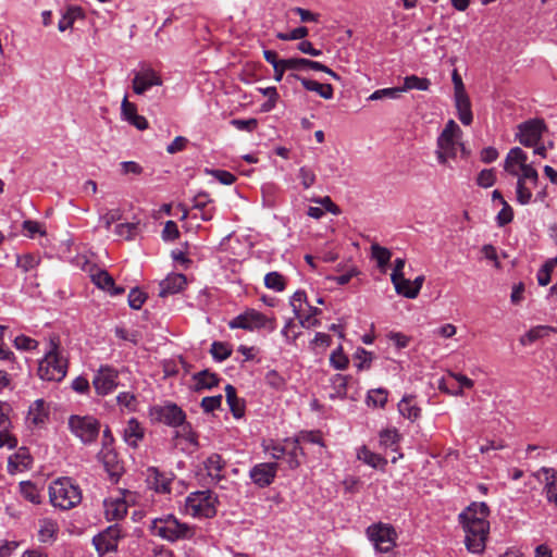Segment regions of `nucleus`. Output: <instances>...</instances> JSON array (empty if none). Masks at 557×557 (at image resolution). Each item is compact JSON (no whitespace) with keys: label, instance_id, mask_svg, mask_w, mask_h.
<instances>
[{"label":"nucleus","instance_id":"1","mask_svg":"<svg viewBox=\"0 0 557 557\" xmlns=\"http://www.w3.org/2000/svg\"><path fill=\"white\" fill-rule=\"evenodd\" d=\"M488 515L490 509L485 503H473L459 515L465 545L472 554H481L485 549L490 532Z\"/></svg>","mask_w":557,"mask_h":557},{"label":"nucleus","instance_id":"2","mask_svg":"<svg viewBox=\"0 0 557 557\" xmlns=\"http://www.w3.org/2000/svg\"><path fill=\"white\" fill-rule=\"evenodd\" d=\"M150 531L166 542L193 540L196 534V527L181 521L173 513L162 515L151 520Z\"/></svg>","mask_w":557,"mask_h":557},{"label":"nucleus","instance_id":"3","mask_svg":"<svg viewBox=\"0 0 557 557\" xmlns=\"http://www.w3.org/2000/svg\"><path fill=\"white\" fill-rule=\"evenodd\" d=\"M461 137L462 131L459 125L454 120H449L436 140L435 154L440 164L446 165L449 159H455L458 149L462 154H468Z\"/></svg>","mask_w":557,"mask_h":557},{"label":"nucleus","instance_id":"4","mask_svg":"<svg viewBox=\"0 0 557 557\" xmlns=\"http://www.w3.org/2000/svg\"><path fill=\"white\" fill-rule=\"evenodd\" d=\"M49 498L53 507L69 510L82 502V491L72 479L59 478L49 485Z\"/></svg>","mask_w":557,"mask_h":557},{"label":"nucleus","instance_id":"5","mask_svg":"<svg viewBox=\"0 0 557 557\" xmlns=\"http://www.w3.org/2000/svg\"><path fill=\"white\" fill-rule=\"evenodd\" d=\"M67 372V360L60 354L59 344L51 339L49 350L39 361L38 375L44 381L61 382Z\"/></svg>","mask_w":557,"mask_h":557},{"label":"nucleus","instance_id":"6","mask_svg":"<svg viewBox=\"0 0 557 557\" xmlns=\"http://www.w3.org/2000/svg\"><path fill=\"white\" fill-rule=\"evenodd\" d=\"M218 497L213 492L197 491L190 493L184 503V513L193 518H212L216 515Z\"/></svg>","mask_w":557,"mask_h":557},{"label":"nucleus","instance_id":"7","mask_svg":"<svg viewBox=\"0 0 557 557\" xmlns=\"http://www.w3.org/2000/svg\"><path fill=\"white\" fill-rule=\"evenodd\" d=\"M67 425L71 433L85 445L96 442L101 428L99 420L89 414H72L69 418Z\"/></svg>","mask_w":557,"mask_h":557},{"label":"nucleus","instance_id":"8","mask_svg":"<svg viewBox=\"0 0 557 557\" xmlns=\"http://www.w3.org/2000/svg\"><path fill=\"white\" fill-rule=\"evenodd\" d=\"M228 327L232 330L242 329L249 332L265 329L272 332L275 330L276 323L274 318H269L256 309H247L233 318L228 322Z\"/></svg>","mask_w":557,"mask_h":557},{"label":"nucleus","instance_id":"9","mask_svg":"<svg viewBox=\"0 0 557 557\" xmlns=\"http://www.w3.org/2000/svg\"><path fill=\"white\" fill-rule=\"evenodd\" d=\"M367 535L377 552L388 553L396 545V532L388 524H372L367 529Z\"/></svg>","mask_w":557,"mask_h":557},{"label":"nucleus","instance_id":"10","mask_svg":"<svg viewBox=\"0 0 557 557\" xmlns=\"http://www.w3.org/2000/svg\"><path fill=\"white\" fill-rule=\"evenodd\" d=\"M174 479L175 474L173 472H164L152 466L148 467L145 472L147 487L159 495L172 494Z\"/></svg>","mask_w":557,"mask_h":557},{"label":"nucleus","instance_id":"11","mask_svg":"<svg viewBox=\"0 0 557 557\" xmlns=\"http://www.w3.org/2000/svg\"><path fill=\"white\" fill-rule=\"evenodd\" d=\"M152 421L161 422L170 426H178L185 421L184 411L175 404L157 405L149 409Z\"/></svg>","mask_w":557,"mask_h":557},{"label":"nucleus","instance_id":"12","mask_svg":"<svg viewBox=\"0 0 557 557\" xmlns=\"http://www.w3.org/2000/svg\"><path fill=\"white\" fill-rule=\"evenodd\" d=\"M545 131L546 126L543 120H529L518 125L516 138L524 147L536 146Z\"/></svg>","mask_w":557,"mask_h":557},{"label":"nucleus","instance_id":"13","mask_svg":"<svg viewBox=\"0 0 557 557\" xmlns=\"http://www.w3.org/2000/svg\"><path fill=\"white\" fill-rule=\"evenodd\" d=\"M119 385V372L111 366H101L94 375L92 386L100 396L112 393Z\"/></svg>","mask_w":557,"mask_h":557},{"label":"nucleus","instance_id":"14","mask_svg":"<svg viewBox=\"0 0 557 557\" xmlns=\"http://www.w3.org/2000/svg\"><path fill=\"white\" fill-rule=\"evenodd\" d=\"M277 470L278 465L276 462H260L249 470V478L255 485L264 488L274 482Z\"/></svg>","mask_w":557,"mask_h":557},{"label":"nucleus","instance_id":"15","mask_svg":"<svg viewBox=\"0 0 557 557\" xmlns=\"http://www.w3.org/2000/svg\"><path fill=\"white\" fill-rule=\"evenodd\" d=\"M162 83L161 76L153 69L145 67L135 73L132 88L136 95H144L153 86H161Z\"/></svg>","mask_w":557,"mask_h":557},{"label":"nucleus","instance_id":"16","mask_svg":"<svg viewBox=\"0 0 557 557\" xmlns=\"http://www.w3.org/2000/svg\"><path fill=\"white\" fill-rule=\"evenodd\" d=\"M121 530L117 525H110L103 532L92 539V543L100 555L114 552L121 539Z\"/></svg>","mask_w":557,"mask_h":557},{"label":"nucleus","instance_id":"17","mask_svg":"<svg viewBox=\"0 0 557 557\" xmlns=\"http://www.w3.org/2000/svg\"><path fill=\"white\" fill-rule=\"evenodd\" d=\"M98 460L114 480H117L124 471L123 462L120 460L114 448L101 447L98 453Z\"/></svg>","mask_w":557,"mask_h":557},{"label":"nucleus","instance_id":"18","mask_svg":"<svg viewBox=\"0 0 557 557\" xmlns=\"http://www.w3.org/2000/svg\"><path fill=\"white\" fill-rule=\"evenodd\" d=\"M49 419V406L45 399H36L28 408L26 424L28 428H41Z\"/></svg>","mask_w":557,"mask_h":557},{"label":"nucleus","instance_id":"19","mask_svg":"<svg viewBox=\"0 0 557 557\" xmlns=\"http://www.w3.org/2000/svg\"><path fill=\"white\" fill-rule=\"evenodd\" d=\"M121 119L138 131H145L149 127V123L144 115L138 114L135 103L129 102L125 96L121 103Z\"/></svg>","mask_w":557,"mask_h":557},{"label":"nucleus","instance_id":"20","mask_svg":"<svg viewBox=\"0 0 557 557\" xmlns=\"http://www.w3.org/2000/svg\"><path fill=\"white\" fill-rule=\"evenodd\" d=\"M528 154L520 148H511L504 161V170L510 175H518L519 170L528 164Z\"/></svg>","mask_w":557,"mask_h":557},{"label":"nucleus","instance_id":"21","mask_svg":"<svg viewBox=\"0 0 557 557\" xmlns=\"http://www.w3.org/2000/svg\"><path fill=\"white\" fill-rule=\"evenodd\" d=\"M186 276L181 273H171L159 283V296L166 297L180 293L186 285Z\"/></svg>","mask_w":557,"mask_h":557},{"label":"nucleus","instance_id":"22","mask_svg":"<svg viewBox=\"0 0 557 557\" xmlns=\"http://www.w3.org/2000/svg\"><path fill=\"white\" fill-rule=\"evenodd\" d=\"M225 460L219 454H211L203 461V468L212 482L218 483L224 479Z\"/></svg>","mask_w":557,"mask_h":557},{"label":"nucleus","instance_id":"23","mask_svg":"<svg viewBox=\"0 0 557 557\" xmlns=\"http://www.w3.org/2000/svg\"><path fill=\"white\" fill-rule=\"evenodd\" d=\"M59 523L52 518L38 520V541L44 544L53 543L59 534Z\"/></svg>","mask_w":557,"mask_h":557},{"label":"nucleus","instance_id":"24","mask_svg":"<svg viewBox=\"0 0 557 557\" xmlns=\"http://www.w3.org/2000/svg\"><path fill=\"white\" fill-rule=\"evenodd\" d=\"M144 436L145 429L143 428V425L139 423L137 419L131 418L127 421L126 426L124 428L123 431L124 442L128 446L136 448L138 444L143 441Z\"/></svg>","mask_w":557,"mask_h":557},{"label":"nucleus","instance_id":"25","mask_svg":"<svg viewBox=\"0 0 557 557\" xmlns=\"http://www.w3.org/2000/svg\"><path fill=\"white\" fill-rule=\"evenodd\" d=\"M104 513L108 520H121L127 513V503L121 497H110L104 500Z\"/></svg>","mask_w":557,"mask_h":557},{"label":"nucleus","instance_id":"26","mask_svg":"<svg viewBox=\"0 0 557 557\" xmlns=\"http://www.w3.org/2000/svg\"><path fill=\"white\" fill-rule=\"evenodd\" d=\"M398 412L404 418L414 422L421 417V408L416 403L413 395H405L397 405Z\"/></svg>","mask_w":557,"mask_h":557},{"label":"nucleus","instance_id":"27","mask_svg":"<svg viewBox=\"0 0 557 557\" xmlns=\"http://www.w3.org/2000/svg\"><path fill=\"white\" fill-rule=\"evenodd\" d=\"M290 77H294L298 81H300L301 85L305 89L309 91L317 92L320 97L323 99H332L334 96V89L331 84H321L317 81H312L306 77H301L299 75L293 74Z\"/></svg>","mask_w":557,"mask_h":557},{"label":"nucleus","instance_id":"28","mask_svg":"<svg viewBox=\"0 0 557 557\" xmlns=\"http://www.w3.org/2000/svg\"><path fill=\"white\" fill-rule=\"evenodd\" d=\"M455 107L460 122L463 125H470L473 121V114L471 111V101L467 92L455 95Z\"/></svg>","mask_w":557,"mask_h":557},{"label":"nucleus","instance_id":"29","mask_svg":"<svg viewBox=\"0 0 557 557\" xmlns=\"http://www.w3.org/2000/svg\"><path fill=\"white\" fill-rule=\"evenodd\" d=\"M193 381L195 382V391L200 392L218 386L220 377L209 370H202L193 375Z\"/></svg>","mask_w":557,"mask_h":557},{"label":"nucleus","instance_id":"30","mask_svg":"<svg viewBox=\"0 0 557 557\" xmlns=\"http://www.w3.org/2000/svg\"><path fill=\"white\" fill-rule=\"evenodd\" d=\"M91 280L99 288L109 292L111 295L124 293L123 287H116L112 276L107 271H98L91 275Z\"/></svg>","mask_w":557,"mask_h":557},{"label":"nucleus","instance_id":"31","mask_svg":"<svg viewBox=\"0 0 557 557\" xmlns=\"http://www.w3.org/2000/svg\"><path fill=\"white\" fill-rule=\"evenodd\" d=\"M357 458L374 469H383L387 463L384 457L371 451L367 446H361L357 450Z\"/></svg>","mask_w":557,"mask_h":557},{"label":"nucleus","instance_id":"32","mask_svg":"<svg viewBox=\"0 0 557 557\" xmlns=\"http://www.w3.org/2000/svg\"><path fill=\"white\" fill-rule=\"evenodd\" d=\"M380 437V446L383 448H389L393 451L398 449V444L401 440V435L399 434L396 428L384 429L379 434Z\"/></svg>","mask_w":557,"mask_h":557},{"label":"nucleus","instance_id":"33","mask_svg":"<svg viewBox=\"0 0 557 557\" xmlns=\"http://www.w3.org/2000/svg\"><path fill=\"white\" fill-rule=\"evenodd\" d=\"M225 397L233 416L240 418L244 414L245 406L244 401L237 397L236 388L233 385L227 384L225 386Z\"/></svg>","mask_w":557,"mask_h":557},{"label":"nucleus","instance_id":"34","mask_svg":"<svg viewBox=\"0 0 557 557\" xmlns=\"http://www.w3.org/2000/svg\"><path fill=\"white\" fill-rule=\"evenodd\" d=\"M84 13L83 10L79 7H71L69 8L60 18L58 23V28L60 32H65L66 29L71 28L74 24V22L77 18H83Z\"/></svg>","mask_w":557,"mask_h":557},{"label":"nucleus","instance_id":"35","mask_svg":"<svg viewBox=\"0 0 557 557\" xmlns=\"http://www.w3.org/2000/svg\"><path fill=\"white\" fill-rule=\"evenodd\" d=\"M431 86V82L428 78L419 77L417 75L406 76L404 79V86L399 87L401 92L417 89V90H428Z\"/></svg>","mask_w":557,"mask_h":557},{"label":"nucleus","instance_id":"36","mask_svg":"<svg viewBox=\"0 0 557 557\" xmlns=\"http://www.w3.org/2000/svg\"><path fill=\"white\" fill-rule=\"evenodd\" d=\"M285 442L290 445L289 451L286 453V462L290 469H296L300 466V460L298 457L299 455H304L302 447L295 438L286 440Z\"/></svg>","mask_w":557,"mask_h":557},{"label":"nucleus","instance_id":"37","mask_svg":"<svg viewBox=\"0 0 557 557\" xmlns=\"http://www.w3.org/2000/svg\"><path fill=\"white\" fill-rule=\"evenodd\" d=\"M20 492L22 496L30 502L32 504L38 505L41 503V496L39 493V490L35 484H33L29 481L21 482L20 483Z\"/></svg>","mask_w":557,"mask_h":557},{"label":"nucleus","instance_id":"38","mask_svg":"<svg viewBox=\"0 0 557 557\" xmlns=\"http://www.w3.org/2000/svg\"><path fill=\"white\" fill-rule=\"evenodd\" d=\"M372 258L376 261L377 267L384 272L386 265L388 264L392 252L385 248L380 246L379 244H373L371 246Z\"/></svg>","mask_w":557,"mask_h":557},{"label":"nucleus","instance_id":"39","mask_svg":"<svg viewBox=\"0 0 557 557\" xmlns=\"http://www.w3.org/2000/svg\"><path fill=\"white\" fill-rule=\"evenodd\" d=\"M264 285L274 292H283L286 288V278L278 272H269L264 276Z\"/></svg>","mask_w":557,"mask_h":557},{"label":"nucleus","instance_id":"40","mask_svg":"<svg viewBox=\"0 0 557 557\" xmlns=\"http://www.w3.org/2000/svg\"><path fill=\"white\" fill-rule=\"evenodd\" d=\"M39 262L40 258L33 253H25L16 257V267L24 273L35 270Z\"/></svg>","mask_w":557,"mask_h":557},{"label":"nucleus","instance_id":"41","mask_svg":"<svg viewBox=\"0 0 557 557\" xmlns=\"http://www.w3.org/2000/svg\"><path fill=\"white\" fill-rule=\"evenodd\" d=\"M137 230L138 223H119L114 228V234L121 239L132 240L135 237Z\"/></svg>","mask_w":557,"mask_h":557},{"label":"nucleus","instance_id":"42","mask_svg":"<svg viewBox=\"0 0 557 557\" xmlns=\"http://www.w3.org/2000/svg\"><path fill=\"white\" fill-rule=\"evenodd\" d=\"M210 352L215 361L221 362L231 356L232 347L227 343L213 342L210 348Z\"/></svg>","mask_w":557,"mask_h":557},{"label":"nucleus","instance_id":"43","mask_svg":"<svg viewBox=\"0 0 557 557\" xmlns=\"http://www.w3.org/2000/svg\"><path fill=\"white\" fill-rule=\"evenodd\" d=\"M122 219V210L120 208L106 210V212L101 213L99 216V223L102 227L109 231L112 224L121 221Z\"/></svg>","mask_w":557,"mask_h":557},{"label":"nucleus","instance_id":"44","mask_svg":"<svg viewBox=\"0 0 557 557\" xmlns=\"http://www.w3.org/2000/svg\"><path fill=\"white\" fill-rule=\"evenodd\" d=\"M387 403V391L384 388H375L368 392L367 404L373 407L383 408Z\"/></svg>","mask_w":557,"mask_h":557},{"label":"nucleus","instance_id":"45","mask_svg":"<svg viewBox=\"0 0 557 557\" xmlns=\"http://www.w3.org/2000/svg\"><path fill=\"white\" fill-rule=\"evenodd\" d=\"M401 95V90L399 87H389V88H382L373 91L369 97L368 100L370 101H376V100H383V99H397Z\"/></svg>","mask_w":557,"mask_h":557},{"label":"nucleus","instance_id":"46","mask_svg":"<svg viewBox=\"0 0 557 557\" xmlns=\"http://www.w3.org/2000/svg\"><path fill=\"white\" fill-rule=\"evenodd\" d=\"M307 304V295L304 290H297L290 297V306L296 317L301 315Z\"/></svg>","mask_w":557,"mask_h":557},{"label":"nucleus","instance_id":"47","mask_svg":"<svg viewBox=\"0 0 557 557\" xmlns=\"http://www.w3.org/2000/svg\"><path fill=\"white\" fill-rule=\"evenodd\" d=\"M11 426H0V448L14 449L18 441L10 431Z\"/></svg>","mask_w":557,"mask_h":557},{"label":"nucleus","instance_id":"48","mask_svg":"<svg viewBox=\"0 0 557 557\" xmlns=\"http://www.w3.org/2000/svg\"><path fill=\"white\" fill-rule=\"evenodd\" d=\"M205 173L211 175L223 185H232L236 181V176L225 170L205 169Z\"/></svg>","mask_w":557,"mask_h":557},{"label":"nucleus","instance_id":"49","mask_svg":"<svg viewBox=\"0 0 557 557\" xmlns=\"http://www.w3.org/2000/svg\"><path fill=\"white\" fill-rule=\"evenodd\" d=\"M516 197L517 201L522 206L528 205L532 199V191L522 180H517Z\"/></svg>","mask_w":557,"mask_h":557},{"label":"nucleus","instance_id":"50","mask_svg":"<svg viewBox=\"0 0 557 557\" xmlns=\"http://www.w3.org/2000/svg\"><path fill=\"white\" fill-rule=\"evenodd\" d=\"M330 363L337 370H345L348 367L349 360L343 352L342 346L331 354Z\"/></svg>","mask_w":557,"mask_h":557},{"label":"nucleus","instance_id":"51","mask_svg":"<svg viewBox=\"0 0 557 557\" xmlns=\"http://www.w3.org/2000/svg\"><path fill=\"white\" fill-rule=\"evenodd\" d=\"M495 182L496 174L493 169L482 170L476 177V184L483 188L492 187L495 184Z\"/></svg>","mask_w":557,"mask_h":557},{"label":"nucleus","instance_id":"52","mask_svg":"<svg viewBox=\"0 0 557 557\" xmlns=\"http://www.w3.org/2000/svg\"><path fill=\"white\" fill-rule=\"evenodd\" d=\"M295 440L299 443H309V444H318L323 446V441L320 432L317 431H304L300 432L299 435L295 437Z\"/></svg>","mask_w":557,"mask_h":557},{"label":"nucleus","instance_id":"53","mask_svg":"<svg viewBox=\"0 0 557 557\" xmlns=\"http://www.w3.org/2000/svg\"><path fill=\"white\" fill-rule=\"evenodd\" d=\"M518 180H522V182H530L533 185H536L539 182V173L532 166V164H527L524 168L519 170V174L516 175Z\"/></svg>","mask_w":557,"mask_h":557},{"label":"nucleus","instance_id":"54","mask_svg":"<svg viewBox=\"0 0 557 557\" xmlns=\"http://www.w3.org/2000/svg\"><path fill=\"white\" fill-rule=\"evenodd\" d=\"M298 178L302 187L308 189L315 183V173L308 166H301L298 172Z\"/></svg>","mask_w":557,"mask_h":557},{"label":"nucleus","instance_id":"55","mask_svg":"<svg viewBox=\"0 0 557 557\" xmlns=\"http://www.w3.org/2000/svg\"><path fill=\"white\" fill-rule=\"evenodd\" d=\"M14 346L20 350H34L38 346V342L26 335H18L14 338Z\"/></svg>","mask_w":557,"mask_h":557},{"label":"nucleus","instance_id":"56","mask_svg":"<svg viewBox=\"0 0 557 557\" xmlns=\"http://www.w3.org/2000/svg\"><path fill=\"white\" fill-rule=\"evenodd\" d=\"M347 383L348 377L342 374H336L332 379V385L336 393V395L341 398H344L347 393Z\"/></svg>","mask_w":557,"mask_h":557},{"label":"nucleus","instance_id":"57","mask_svg":"<svg viewBox=\"0 0 557 557\" xmlns=\"http://www.w3.org/2000/svg\"><path fill=\"white\" fill-rule=\"evenodd\" d=\"M180 237V231L174 221H166L162 230V239L165 242H172Z\"/></svg>","mask_w":557,"mask_h":557},{"label":"nucleus","instance_id":"58","mask_svg":"<svg viewBox=\"0 0 557 557\" xmlns=\"http://www.w3.org/2000/svg\"><path fill=\"white\" fill-rule=\"evenodd\" d=\"M555 329L547 325H537L532 327L527 334L525 337L530 343L535 342L536 339L548 335L549 332H554Z\"/></svg>","mask_w":557,"mask_h":557},{"label":"nucleus","instance_id":"59","mask_svg":"<svg viewBox=\"0 0 557 557\" xmlns=\"http://www.w3.org/2000/svg\"><path fill=\"white\" fill-rule=\"evenodd\" d=\"M146 300V294L138 288H133L128 294V305L133 309H140Z\"/></svg>","mask_w":557,"mask_h":557},{"label":"nucleus","instance_id":"60","mask_svg":"<svg viewBox=\"0 0 557 557\" xmlns=\"http://www.w3.org/2000/svg\"><path fill=\"white\" fill-rule=\"evenodd\" d=\"M513 219L512 208L508 205V202L503 203L502 210L496 215V222L498 226H505L510 223Z\"/></svg>","mask_w":557,"mask_h":557},{"label":"nucleus","instance_id":"61","mask_svg":"<svg viewBox=\"0 0 557 557\" xmlns=\"http://www.w3.org/2000/svg\"><path fill=\"white\" fill-rule=\"evenodd\" d=\"M222 404V395L203 397L201 400V408L205 412H213L219 409Z\"/></svg>","mask_w":557,"mask_h":557},{"label":"nucleus","instance_id":"62","mask_svg":"<svg viewBox=\"0 0 557 557\" xmlns=\"http://www.w3.org/2000/svg\"><path fill=\"white\" fill-rule=\"evenodd\" d=\"M308 28L307 27H297L293 29L290 33H278L276 37L281 40H297L302 39L308 36Z\"/></svg>","mask_w":557,"mask_h":557},{"label":"nucleus","instance_id":"63","mask_svg":"<svg viewBox=\"0 0 557 557\" xmlns=\"http://www.w3.org/2000/svg\"><path fill=\"white\" fill-rule=\"evenodd\" d=\"M293 66H295L294 62H290V59H281L280 63L274 64V79L276 82H281L283 79L284 73L287 70H293Z\"/></svg>","mask_w":557,"mask_h":557},{"label":"nucleus","instance_id":"64","mask_svg":"<svg viewBox=\"0 0 557 557\" xmlns=\"http://www.w3.org/2000/svg\"><path fill=\"white\" fill-rule=\"evenodd\" d=\"M546 497L549 503H554L557 507V478L553 476L545 486Z\"/></svg>","mask_w":557,"mask_h":557}]
</instances>
